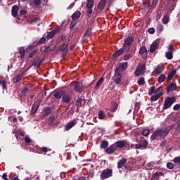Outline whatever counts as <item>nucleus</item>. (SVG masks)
Segmentation results:
<instances>
[{
	"instance_id": "50",
	"label": "nucleus",
	"mask_w": 180,
	"mask_h": 180,
	"mask_svg": "<svg viewBox=\"0 0 180 180\" xmlns=\"http://www.w3.org/2000/svg\"><path fill=\"white\" fill-rule=\"evenodd\" d=\"M56 40H57V41H58L59 43L60 42V41H63V40H65V35H64V34H60V35H59L58 37H57V39H56Z\"/></svg>"
},
{
	"instance_id": "36",
	"label": "nucleus",
	"mask_w": 180,
	"mask_h": 180,
	"mask_svg": "<svg viewBox=\"0 0 180 180\" xmlns=\"http://www.w3.org/2000/svg\"><path fill=\"white\" fill-rule=\"evenodd\" d=\"M105 5H106V0H101L98 3L97 8H98V9H100V11H102V9H103V8H105Z\"/></svg>"
},
{
	"instance_id": "53",
	"label": "nucleus",
	"mask_w": 180,
	"mask_h": 180,
	"mask_svg": "<svg viewBox=\"0 0 180 180\" xmlns=\"http://www.w3.org/2000/svg\"><path fill=\"white\" fill-rule=\"evenodd\" d=\"M46 43V37H43L37 43V45L44 44Z\"/></svg>"
},
{
	"instance_id": "13",
	"label": "nucleus",
	"mask_w": 180,
	"mask_h": 180,
	"mask_svg": "<svg viewBox=\"0 0 180 180\" xmlns=\"http://www.w3.org/2000/svg\"><path fill=\"white\" fill-rule=\"evenodd\" d=\"M72 99V96L71 95L64 93L62 98V102L63 105H67V103H70V102H71Z\"/></svg>"
},
{
	"instance_id": "37",
	"label": "nucleus",
	"mask_w": 180,
	"mask_h": 180,
	"mask_svg": "<svg viewBox=\"0 0 180 180\" xmlns=\"http://www.w3.org/2000/svg\"><path fill=\"white\" fill-rule=\"evenodd\" d=\"M162 175H164V174H162V172H156L152 176V179L158 180V179H160V176H162Z\"/></svg>"
},
{
	"instance_id": "41",
	"label": "nucleus",
	"mask_w": 180,
	"mask_h": 180,
	"mask_svg": "<svg viewBox=\"0 0 180 180\" xmlns=\"http://www.w3.org/2000/svg\"><path fill=\"white\" fill-rule=\"evenodd\" d=\"M167 79V77L165 76V75L162 74L158 77V82L162 83L165 81V79Z\"/></svg>"
},
{
	"instance_id": "60",
	"label": "nucleus",
	"mask_w": 180,
	"mask_h": 180,
	"mask_svg": "<svg viewBox=\"0 0 180 180\" xmlns=\"http://www.w3.org/2000/svg\"><path fill=\"white\" fill-rule=\"evenodd\" d=\"M25 141L27 143H32V139H30V137H29V135H26L25 137Z\"/></svg>"
},
{
	"instance_id": "19",
	"label": "nucleus",
	"mask_w": 180,
	"mask_h": 180,
	"mask_svg": "<svg viewBox=\"0 0 180 180\" xmlns=\"http://www.w3.org/2000/svg\"><path fill=\"white\" fill-rule=\"evenodd\" d=\"M76 124H77V121L75 120L70 121L66 124L65 127V130L66 131H68V130H71V129H72V127H74V126H75Z\"/></svg>"
},
{
	"instance_id": "58",
	"label": "nucleus",
	"mask_w": 180,
	"mask_h": 180,
	"mask_svg": "<svg viewBox=\"0 0 180 180\" xmlns=\"http://www.w3.org/2000/svg\"><path fill=\"white\" fill-rule=\"evenodd\" d=\"M173 162H174V164H180V156L176 157L174 158Z\"/></svg>"
},
{
	"instance_id": "32",
	"label": "nucleus",
	"mask_w": 180,
	"mask_h": 180,
	"mask_svg": "<svg viewBox=\"0 0 180 180\" xmlns=\"http://www.w3.org/2000/svg\"><path fill=\"white\" fill-rule=\"evenodd\" d=\"M64 94H65V91H58L55 93L53 96H55V98L56 99H61V98H62L63 95H64Z\"/></svg>"
},
{
	"instance_id": "18",
	"label": "nucleus",
	"mask_w": 180,
	"mask_h": 180,
	"mask_svg": "<svg viewBox=\"0 0 180 180\" xmlns=\"http://www.w3.org/2000/svg\"><path fill=\"white\" fill-rule=\"evenodd\" d=\"M68 47V44H66V42H65L63 44L58 46L59 51L63 52V54H67V53H68V49H67Z\"/></svg>"
},
{
	"instance_id": "56",
	"label": "nucleus",
	"mask_w": 180,
	"mask_h": 180,
	"mask_svg": "<svg viewBox=\"0 0 180 180\" xmlns=\"http://www.w3.org/2000/svg\"><path fill=\"white\" fill-rule=\"evenodd\" d=\"M31 23H40V18H34L31 20Z\"/></svg>"
},
{
	"instance_id": "9",
	"label": "nucleus",
	"mask_w": 180,
	"mask_h": 180,
	"mask_svg": "<svg viewBox=\"0 0 180 180\" xmlns=\"http://www.w3.org/2000/svg\"><path fill=\"white\" fill-rule=\"evenodd\" d=\"M39 108H40V101L37 100L34 102L31 108L30 115H36Z\"/></svg>"
},
{
	"instance_id": "4",
	"label": "nucleus",
	"mask_w": 180,
	"mask_h": 180,
	"mask_svg": "<svg viewBox=\"0 0 180 180\" xmlns=\"http://www.w3.org/2000/svg\"><path fill=\"white\" fill-rule=\"evenodd\" d=\"M127 62L121 63L119 64L118 67L116 68L115 73L120 74L122 75L123 72L127 70Z\"/></svg>"
},
{
	"instance_id": "20",
	"label": "nucleus",
	"mask_w": 180,
	"mask_h": 180,
	"mask_svg": "<svg viewBox=\"0 0 180 180\" xmlns=\"http://www.w3.org/2000/svg\"><path fill=\"white\" fill-rule=\"evenodd\" d=\"M58 32H60V30L58 29H55L52 30L51 32L47 34L46 39H48V40H50V39H53L56 36V34L58 33Z\"/></svg>"
},
{
	"instance_id": "21",
	"label": "nucleus",
	"mask_w": 180,
	"mask_h": 180,
	"mask_svg": "<svg viewBox=\"0 0 180 180\" xmlns=\"http://www.w3.org/2000/svg\"><path fill=\"white\" fill-rule=\"evenodd\" d=\"M133 41H134V38L132 36H129L124 39V44L131 46L133 44Z\"/></svg>"
},
{
	"instance_id": "22",
	"label": "nucleus",
	"mask_w": 180,
	"mask_h": 180,
	"mask_svg": "<svg viewBox=\"0 0 180 180\" xmlns=\"http://www.w3.org/2000/svg\"><path fill=\"white\" fill-rule=\"evenodd\" d=\"M116 150L117 148L114 143L105 149V153H107V154H113Z\"/></svg>"
},
{
	"instance_id": "5",
	"label": "nucleus",
	"mask_w": 180,
	"mask_h": 180,
	"mask_svg": "<svg viewBox=\"0 0 180 180\" xmlns=\"http://www.w3.org/2000/svg\"><path fill=\"white\" fill-rule=\"evenodd\" d=\"M146 63L138 65L135 70V75L140 77V75H144L146 74Z\"/></svg>"
},
{
	"instance_id": "1",
	"label": "nucleus",
	"mask_w": 180,
	"mask_h": 180,
	"mask_svg": "<svg viewBox=\"0 0 180 180\" xmlns=\"http://www.w3.org/2000/svg\"><path fill=\"white\" fill-rule=\"evenodd\" d=\"M171 131V129L169 128H158L155 130V131L150 136V140L153 141V140H160V139H165L169 132Z\"/></svg>"
},
{
	"instance_id": "24",
	"label": "nucleus",
	"mask_w": 180,
	"mask_h": 180,
	"mask_svg": "<svg viewBox=\"0 0 180 180\" xmlns=\"http://www.w3.org/2000/svg\"><path fill=\"white\" fill-rule=\"evenodd\" d=\"M127 162V159L126 158H122V160H120L118 162H117V168H118V169H121V168L122 167H124V164H126Z\"/></svg>"
},
{
	"instance_id": "14",
	"label": "nucleus",
	"mask_w": 180,
	"mask_h": 180,
	"mask_svg": "<svg viewBox=\"0 0 180 180\" xmlns=\"http://www.w3.org/2000/svg\"><path fill=\"white\" fill-rule=\"evenodd\" d=\"M162 71H164V69L162 68V67H161V65H158L153 70V71L152 72V75L153 77H158V75H160V74H161L162 72Z\"/></svg>"
},
{
	"instance_id": "31",
	"label": "nucleus",
	"mask_w": 180,
	"mask_h": 180,
	"mask_svg": "<svg viewBox=\"0 0 180 180\" xmlns=\"http://www.w3.org/2000/svg\"><path fill=\"white\" fill-rule=\"evenodd\" d=\"M81 17V11H75L72 15V20H78L79 18Z\"/></svg>"
},
{
	"instance_id": "39",
	"label": "nucleus",
	"mask_w": 180,
	"mask_h": 180,
	"mask_svg": "<svg viewBox=\"0 0 180 180\" xmlns=\"http://www.w3.org/2000/svg\"><path fill=\"white\" fill-rule=\"evenodd\" d=\"M109 146V142L108 141H103L101 143V148H103V149H105V148H108V147Z\"/></svg>"
},
{
	"instance_id": "30",
	"label": "nucleus",
	"mask_w": 180,
	"mask_h": 180,
	"mask_svg": "<svg viewBox=\"0 0 180 180\" xmlns=\"http://www.w3.org/2000/svg\"><path fill=\"white\" fill-rule=\"evenodd\" d=\"M119 108V105L116 102H112L109 109L110 112H116Z\"/></svg>"
},
{
	"instance_id": "38",
	"label": "nucleus",
	"mask_w": 180,
	"mask_h": 180,
	"mask_svg": "<svg viewBox=\"0 0 180 180\" xmlns=\"http://www.w3.org/2000/svg\"><path fill=\"white\" fill-rule=\"evenodd\" d=\"M150 3L148 1H144L143 3L142 9H143V11H147V9L150 8Z\"/></svg>"
},
{
	"instance_id": "2",
	"label": "nucleus",
	"mask_w": 180,
	"mask_h": 180,
	"mask_svg": "<svg viewBox=\"0 0 180 180\" xmlns=\"http://www.w3.org/2000/svg\"><path fill=\"white\" fill-rule=\"evenodd\" d=\"M70 86H74V91L77 94H82L85 89V85L82 84L81 82L73 81L70 84Z\"/></svg>"
},
{
	"instance_id": "11",
	"label": "nucleus",
	"mask_w": 180,
	"mask_h": 180,
	"mask_svg": "<svg viewBox=\"0 0 180 180\" xmlns=\"http://www.w3.org/2000/svg\"><path fill=\"white\" fill-rule=\"evenodd\" d=\"M158 46H160V39H155L153 43H152L150 47V53H154V51L158 49Z\"/></svg>"
},
{
	"instance_id": "34",
	"label": "nucleus",
	"mask_w": 180,
	"mask_h": 180,
	"mask_svg": "<svg viewBox=\"0 0 180 180\" xmlns=\"http://www.w3.org/2000/svg\"><path fill=\"white\" fill-rule=\"evenodd\" d=\"M103 81H105V78L103 77H101L96 84V86L94 87L95 91H97V89H99V86L102 85V83L103 82Z\"/></svg>"
},
{
	"instance_id": "8",
	"label": "nucleus",
	"mask_w": 180,
	"mask_h": 180,
	"mask_svg": "<svg viewBox=\"0 0 180 180\" xmlns=\"http://www.w3.org/2000/svg\"><path fill=\"white\" fill-rule=\"evenodd\" d=\"M43 61H44V57L37 56L33 59L32 65H33L34 68H39L40 65H41Z\"/></svg>"
},
{
	"instance_id": "63",
	"label": "nucleus",
	"mask_w": 180,
	"mask_h": 180,
	"mask_svg": "<svg viewBox=\"0 0 180 180\" xmlns=\"http://www.w3.org/2000/svg\"><path fill=\"white\" fill-rule=\"evenodd\" d=\"M180 109V104L177 103L173 107V110H179Z\"/></svg>"
},
{
	"instance_id": "64",
	"label": "nucleus",
	"mask_w": 180,
	"mask_h": 180,
	"mask_svg": "<svg viewBox=\"0 0 180 180\" xmlns=\"http://www.w3.org/2000/svg\"><path fill=\"white\" fill-rule=\"evenodd\" d=\"M28 88L27 87H25L22 91H21V95H25V94H26L27 92Z\"/></svg>"
},
{
	"instance_id": "61",
	"label": "nucleus",
	"mask_w": 180,
	"mask_h": 180,
	"mask_svg": "<svg viewBox=\"0 0 180 180\" xmlns=\"http://www.w3.org/2000/svg\"><path fill=\"white\" fill-rule=\"evenodd\" d=\"M34 5H36V6H40L41 5V0H32Z\"/></svg>"
},
{
	"instance_id": "55",
	"label": "nucleus",
	"mask_w": 180,
	"mask_h": 180,
	"mask_svg": "<svg viewBox=\"0 0 180 180\" xmlns=\"http://www.w3.org/2000/svg\"><path fill=\"white\" fill-rule=\"evenodd\" d=\"M167 168L168 169H174V163L169 162L167 163Z\"/></svg>"
},
{
	"instance_id": "35",
	"label": "nucleus",
	"mask_w": 180,
	"mask_h": 180,
	"mask_svg": "<svg viewBox=\"0 0 180 180\" xmlns=\"http://www.w3.org/2000/svg\"><path fill=\"white\" fill-rule=\"evenodd\" d=\"M131 58H133V55L129 52L122 56V60H124V61H129Z\"/></svg>"
},
{
	"instance_id": "42",
	"label": "nucleus",
	"mask_w": 180,
	"mask_h": 180,
	"mask_svg": "<svg viewBox=\"0 0 180 180\" xmlns=\"http://www.w3.org/2000/svg\"><path fill=\"white\" fill-rule=\"evenodd\" d=\"M98 116V119H100L101 120H103L104 117H106V115H105V112H103V110H99Z\"/></svg>"
},
{
	"instance_id": "3",
	"label": "nucleus",
	"mask_w": 180,
	"mask_h": 180,
	"mask_svg": "<svg viewBox=\"0 0 180 180\" xmlns=\"http://www.w3.org/2000/svg\"><path fill=\"white\" fill-rule=\"evenodd\" d=\"M176 102V97L172 96V97H167L165 100L163 104V110H167V109H169Z\"/></svg>"
},
{
	"instance_id": "44",
	"label": "nucleus",
	"mask_w": 180,
	"mask_h": 180,
	"mask_svg": "<svg viewBox=\"0 0 180 180\" xmlns=\"http://www.w3.org/2000/svg\"><path fill=\"white\" fill-rule=\"evenodd\" d=\"M84 101L83 98H79L75 103V105L77 106V108H81L82 106V101Z\"/></svg>"
},
{
	"instance_id": "12",
	"label": "nucleus",
	"mask_w": 180,
	"mask_h": 180,
	"mask_svg": "<svg viewBox=\"0 0 180 180\" xmlns=\"http://www.w3.org/2000/svg\"><path fill=\"white\" fill-rule=\"evenodd\" d=\"M25 74H26V71H23L21 74L16 75L13 78V84H18V82H20V81H22V79H23V77H25Z\"/></svg>"
},
{
	"instance_id": "40",
	"label": "nucleus",
	"mask_w": 180,
	"mask_h": 180,
	"mask_svg": "<svg viewBox=\"0 0 180 180\" xmlns=\"http://www.w3.org/2000/svg\"><path fill=\"white\" fill-rule=\"evenodd\" d=\"M144 53H147V48L146 46H141L139 49V54L143 56Z\"/></svg>"
},
{
	"instance_id": "51",
	"label": "nucleus",
	"mask_w": 180,
	"mask_h": 180,
	"mask_svg": "<svg viewBox=\"0 0 180 180\" xmlns=\"http://www.w3.org/2000/svg\"><path fill=\"white\" fill-rule=\"evenodd\" d=\"M158 5V0H153L152 4H151V9H155V8H156Z\"/></svg>"
},
{
	"instance_id": "49",
	"label": "nucleus",
	"mask_w": 180,
	"mask_h": 180,
	"mask_svg": "<svg viewBox=\"0 0 180 180\" xmlns=\"http://www.w3.org/2000/svg\"><path fill=\"white\" fill-rule=\"evenodd\" d=\"M142 136H145V137H147L148 134H150V129H144L141 132Z\"/></svg>"
},
{
	"instance_id": "47",
	"label": "nucleus",
	"mask_w": 180,
	"mask_h": 180,
	"mask_svg": "<svg viewBox=\"0 0 180 180\" xmlns=\"http://www.w3.org/2000/svg\"><path fill=\"white\" fill-rule=\"evenodd\" d=\"M94 0H87L86 8H94Z\"/></svg>"
},
{
	"instance_id": "48",
	"label": "nucleus",
	"mask_w": 180,
	"mask_h": 180,
	"mask_svg": "<svg viewBox=\"0 0 180 180\" xmlns=\"http://www.w3.org/2000/svg\"><path fill=\"white\" fill-rule=\"evenodd\" d=\"M77 20H72V21L71 22L70 25V30H72V29H74V27H75V26H77Z\"/></svg>"
},
{
	"instance_id": "46",
	"label": "nucleus",
	"mask_w": 180,
	"mask_h": 180,
	"mask_svg": "<svg viewBox=\"0 0 180 180\" xmlns=\"http://www.w3.org/2000/svg\"><path fill=\"white\" fill-rule=\"evenodd\" d=\"M165 57L167 60H172V58H174V55L172 54V52L167 51L165 54Z\"/></svg>"
},
{
	"instance_id": "59",
	"label": "nucleus",
	"mask_w": 180,
	"mask_h": 180,
	"mask_svg": "<svg viewBox=\"0 0 180 180\" xmlns=\"http://www.w3.org/2000/svg\"><path fill=\"white\" fill-rule=\"evenodd\" d=\"M26 15H27V11L26 10L20 11V16H26Z\"/></svg>"
},
{
	"instance_id": "62",
	"label": "nucleus",
	"mask_w": 180,
	"mask_h": 180,
	"mask_svg": "<svg viewBox=\"0 0 180 180\" xmlns=\"http://www.w3.org/2000/svg\"><path fill=\"white\" fill-rule=\"evenodd\" d=\"M36 53H37V51L36 49H34L33 51H32L30 53V58H32V57H33Z\"/></svg>"
},
{
	"instance_id": "43",
	"label": "nucleus",
	"mask_w": 180,
	"mask_h": 180,
	"mask_svg": "<svg viewBox=\"0 0 180 180\" xmlns=\"http://www.w3.org/2000/svg\"><path fill=\"white\" fill-rule=\"evenodd\" d=\"M164 30V25L162 24H158L156 27V31L158 33H161Z\"/></svg>"
},
{
	"instance_id": "28",
	"label": "nucleus",
	"mask_w": 180,
	"mask_h": 180,
	"mask_svg": "<svg viewBox=\"0 0 180 180\" xmlns=\"http://www.w3.org/2000/svg\"><path fill=\"white\" fill-rule=\"evenodd\" d=\"M53 111V109L51 108V107H46L43 109L42 113L44 116H49L50 113Z\"/></svg>"
},
{
	"instance_id": "52",
	"label": "nucleus",
	"mask_w": 180,
	"mask_h": 180,
	"mask_svg": "<svg viewBox=\"0 0 180 180\" xmlns=\"http://www.w3.org/2000/svg\"><path fill=\"white\" fill-rule=\"evenodd\" d=\"M169 17L168 16H164L162 22L164 23V25H167L169 21Z\"/></svg>"
},
{
	"instance_id": "27",
	"label": "nucleus",
	"mask_w": 180,
	"mask_h": 180,
	"mask_svg": "<svg viewBox=\"0 0 180 180\" xmlns=\"http://www.w3.org/2000/svg\"><path fill=\"white\" fill-rule=\"evenodd\" d=\"M0 86H1L3 91H8V82L4 79H0Z\"/></svg>"
},
{
	"instance_id": "16",
	"label": "nucleus",
	"mask_w": 180,
	"mask_h": 180,
	"mask_svg": "<svg viewBox=\"0 0 180 180\" xmlns=\"http://www.w3.org/2000/svg\"><path fill=\"white\" fill-rule=\"evenodd\" d=\"M114 145L115 146V148H124V147H126V146H127V141H126L125 140H122V141H116Z\"/></svg>"
},
{
	"instance_id": "7",
	"label": "nucleus",
	"mask_w": 180,
	"mask_h": 180,
	"mask_svg": "<svg viewBox=\"0 0 180 180\" xmlns=\"http://www.w3.org/2000/svg\"><path fill=\"white\" fill-rule=\"evenodd\" d=\"M112 174H113V170L112 169L107 168L102 171L100 176L101 179H108V178H110L112 176Z\"/></svg>"
},
{
	"instance_id": "54",
	"label": "nucleus",
	"mask_w": 180,
	"mask_h": 180,
	"mask_svg": "<svg viewBox=\"0 0 180 180\" xmlns=\"http://www.w3.org/2000/svg\"><path fill=\"white\" fill-rule=\"evenodd\" d=\"M145 83L144 77H141L137 82L138 85H144Z\"/></svg>"
},
{
	"instance_id": "29",
	"label": "nucleus",
	"mask_w": 180,
	"mask_h": 180,
	"mask_svg": "<svg viewBox=\"0 0 180 180\" xmlns=\"http://www.w3.org/2000/svg\"><path fill=\"white\" fill-rule=\"evenodd\" d=\"M162 96V93L159 92L158 94H155L150 97L151 102H155V101H158L160 98Z\"/></svg>"
},
{
	"instance_id": "23",
	"label": "nucleus",
	"mask_w": 180,
	"mask_h": 180,
	"mask_svg": "<svg viewBox=\"0 0 180 180\" xmlns=\"http://www.w3.org/2000/svg\"><path fill=\"white\" fill-rule=\"evenodd\" d=\"M122 54H124V51L121 48L118 51L112 53V57L113 58H117V57H120V56H122Z\"/></svg>"
},
{
	"instance_id": "26",
	"label": "nucleus",
	"mask_w": 180,
	"mask_h": 180,
	"mask_svg": "<svg viewBox=\"0 0 180 180\" xmlns=\"http://www.w3.org/2000/svg\"><path fill=\"white\" fill-rule=\"evenodd\" d=\"M175 74H176V70H172L169 72L167 77V81H171L174 78Z\"/></svg>"
},
{
	"instance_id": "45",
	"label": "nucleus",
	"mask_w": 180,
	"mask_h": 180,
	"mask_svg": "<svg viewBox=\"0 0 180 180\" xmlns=\"http://www.w3.org/2000/svg\"><path fill=\"white\" fill-rule=\"evenodd\" d=\"M130 45H127L126 44H123L122 49H124V52L129 53L130 51Z\"/></svg>"
},
{
	"instance_id": "10",
	"label": "nucleus",
	"mask_w": 180,
	"mask_h": 180,
	"mask_svg": "<svg viewBox=\"0 0 180 180\" xmlns=\"http://www.w3.org/2000/svg\"><path fill=\"white\" fill-rule=\"evenodd\" d=\"M122 78H123V75L115 73L112 77L114 84H115V85H120V82H122Z\"/></svg>"
},
{
	"instance_id": "33",
	"label": "nucleus",
	"mask_w": 180,
	"mask_h": 180,
	"mask_svg": "<svg viewBox=\"0 0 180 180\" xmlns=\"http://www.w3.org/2000/svg\"><path fill=\"white\" fill-rule=\"evenodd\" d=\"M161 90V86L158 87L155 89V86H153L150 87V92H149V95H153V94H157L158 92H160Z\"/></svg>"
},
{
	"instance_id": "6",
	"label": "nucleus",
	"mask_w": 180,
	"mask_h": 180,
	"mask_svg": "<svg viewBox=\"0 0 180 180\" xmlns=\"http://www.w3.org/2000/svg\"><path fill=\"white\" fill-rule=\"evenodd\" d=\"M148 146V141L144 139V138H141L140 143L135 145L136 150H146Z\"/></svg>"
},
{
	"instance_id": "17",
	"label": "nucleus",
	"mask_w": 180,
	"mask_h": 180,
	"mask_svg": "<svg viewBox=\"0 0 180 180\" xmlns=\"http://www.w3.org/2000/svg\"><path fill=\"white\" fill-rule=\"evenodd\" d=\"M166 91L167 94H171V92H174V91H176V84L171 83L168 86L166 87Z\"/></svg>"
},
{
	"instance_id": "57",
	"label": "nucleus",
	"mask_w": 180,
	"mask_h": 180,
	"mask_svg": "<svg viewBox=\"0 0 180 180\" xmlns=\"http://www.w3.org/2000/svg\"><path fill=\"white\" fill-rule=\"evenodd\" d=\"M51 51H53V49L49 46L45 47L44 50V53H51Z\"/></svg>"
},
{
	"instance_id": "15",
	"label": "nucleus",
	"mask_w": 180,
	"mask_h": 180,
	"mask_svg": "<svg viewBox=\"0 0 180 180\" xmlns=\"http://www.w3.org/2000/svg\"><path fill=\"white\" fill-rule=\"evenodd\" d=\"M18 58H20V60H23L25 58V56H26V49H25V46H20L18 48Z\"/></svg>"
},
{
	"instance_id": "25",
	"label": "nucleus",
	"mask_w": 180,
	"mask_h": 180,
	"mask_svg": "<svg viewBox=\"0 0 180 180\" xmlns=\"http://www.w3.org/2000/svg\"><path fill=\"white\" fill-rule=\"evenodd\" d=\"M19 11V6H18V5H15L12 7V9H11V13H12V15L14 17V18H16V16H18V12Z\"/></svg>"
}]
</instances>
